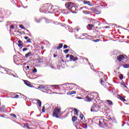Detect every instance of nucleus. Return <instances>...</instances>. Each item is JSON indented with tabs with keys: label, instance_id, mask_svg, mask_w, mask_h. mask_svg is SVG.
<instances>
[{
	"label": "nucleus",
	"instance_id": "obj_22",
	"mask_svg": "<svg viewBox=\"0 0 129 129\" xmlns=\"http://www.w3.org/2000/svg\"><path fill=\"white\" fill-rule=\"evenodd\" d=\"M18 46L19 47H20V48H21V49H22L23 48V47L24 46V45H23V43H19L18 44Z\"/></svg>",
	"mask_w": 129,
	"mask_h": 129
},
{
	"label": "nucleus",
	"instance_id": "obj_28",
	"mask_svg": "<svg viewBox=\"0 0 129 129\" xmlns=\"http://www.w3.org/2000/svg\"><path fill=\"white\" fill-rule=\"evenodd\" d=\"M25 72L26 76H27V77H30L31 76V75H30V72Z\"/></svg>",
	"mask_w": 129,
	"mask_h": 129
},
{
	"label": "nucleus",
	"instance_id": "obj_2",
	"mask_svg": "<svg viewBox=\"0 0 129 129\" xmlns=\"http://www.w3.org/2000/svg\"><path fill=\"white\" fill-rule=\"evenodd\" d=\"M46 13H49V14H54V13H56V12H58L59 10L55 9V7L52 6V5H50L49 4H46Z\"/></svg>",
	"mask_w": 129,
	"mask_h": 129
},
{
	"label": "nucleus",
	"instance_id": "obj_38",
	"mask_svg": "<svg viewBox=\"0 0 129 129\" xmlns=\"http://www.w3.org/2000/svg\"><path fill=\"white\" fill-rule=\"evenodd\" d=\"M77 60H78V57H74L73 61H77Z\"/></svg>",
	"mask_w": 129,
	"mask_h": 129
},
{
	"label": "nucleus",
	"instance_id": "obj_56",
	"mask_svg": "<svg viewBox=\"0 0 129 129\" xmlns=\"http://www.w3.org/2000/svg\"><path fill=\"white\" fill-rule=\"evenodd\" d=\"M26 31L29 33V30H28V29H26Z\"/></svg>",
	"mask_w": 129,
	"mask_h": 129
},
{
	"label": "nucleus",
	"instance_id": "obj_52",
	"mask_svg": "<svg viewBox=\"0 0 129 129\" xmlns=\"http://www.w3.org/2000/svg\"><path fill=\"white\" fill-rule=\"evenodd\" d=\"M41 49H42V50H43V49H44V47L43 46H41Z\"/></svg>",
	"mask_w": 129,
	"mask_h": 129
},
{
	"label": "nucleus",
	"instance_id": "obj_11",
	"mask_svg": "<svg viewBox=\"0 0 129 129\" xmlns=\"http://www.w3.org/2000/svg\"><path fill=\"white\" fill-rule=\"evenodd\" d=\"M43 20H44V18H41L40 19L37 18H34L35 22H36V23H41V22H42V21H43Z\"/></svg>",
	"mask_w": 129,
	"mask_h": 129
},
{
	"label": "nucleus",
	"instance_id": "obj_50",
	"mask_svg": "<svg viewBox=\"0 0 129 129\" xmlns=\"http://www.w3.org/2000/svg\"><path fill=\"white\" fill-rule=\"evenodd\" d=\"M69 56H70V55L67 54V55H66V58H69Z\"/></svg>",
	"mask_w": 129,
	"mask_h": 129
},
{
	"label": "nucleus",
	"instance_id": "obj_34",
	"mask_svg": "<svg viewBox=\"0 0 129 129\" xmlns=\"http://www.w3.org/2000/svg\"><path fill=\"white\" fill-rule=\"evenodd\" d=\"M19 28H21V29H25V27H24L23 25H19Z\"/></svg>",
	"mask_w": 129,
	"mask_h": 129
},
{
	"label": "nucleus",
	"instance_id": "obj_49",
	"mask_svg": "<svg viewBox=\"0 0 129 129\" xmlns=\"http://www.w3.org/2000/svg\"><path fill=\"white\" fill-rule=\"evenodd\" d=\"M26 68H27V69H30V66H27Z\"/></svg>",
	"mask_w": 129,
	"mask_h": 129
},
{
	"label": "nucleus",
	"instance_id": "obj_55",
	"mask_svg": "<svg viewBox=\"0 0 129 129\" xmlns=\"http://www.w3.org/2000/svg\"><path fill=\"white\" fill-rule=\"evenodd\" d=\"M39 62H40V63H42V62H43V61H41V60H39Z\"/></svg>",
	"mask_w": 129,
	"mask_h": 129
},
{
	"label": "nucleus",
	"instance_id": "obj_10",
	"mask_svg": "<svg viewBox=\"0 0 129 129\" xmlns=\"http://www.w3.org/2000/svg\"><path fill=\"white\" fill-rule=\"evenodd\" d=\"M24 83L27 85V86H28V87H31L32 88V87H34V86L33 85L31 84V83L28 81H24Z\"/></svg>",
	"mask_w": 129,
	"mask_h": 129
},
{
	"label": "nucleus",
	"instance_id": "obj_63",
	"mask_svg": "<svg viewBox=\"0 0 129 129\" xmlns=\"http://www.w3.org/2000/svg\"><path fill=\"white\" fill-rule=\"evenodd\" d=\"M62 62H64V61L63 60H62Z\"/></svg>",
	"mask_w": 129,
	"mask_h": 129
},
{
	"label": "nucleus",
	"instance_id": "obj_15",
	"mask_svg": "<svg viewBox=\"0 0 129 129\" xmlns=\"http://www.w3.org/2000/svg\"><path fill=\"white\" fill-rule=\"evenodd\" d=\"M37 105H38V106H39V107H41V105H42V102L41 101V100L37 99Z\"/></svg>",
	"mask_w": 129,
	"mask_h": 129
},
{
	"label": "nucleus",
	"instance_id": "obj_19",
	"mask_svg": "<svg viewBox=\"0 0 129 129\" xmlns=\"http://www.w3.org/2000/svg\"><path fill=\"white\" fill-rule=\"evenodd\" d=\"M74 110H75V115H78V110L76 108H74Z\"/></svg>",
	"mask_w": 129,
	"mask_h": 129
},
{
	"label": "nucleus",
	"instance_id": "obj_18",
	"mask_svg": "<svg viewBox=\"0 0 129 129\" xmlns=\"http://www.w3.org/2000/svg\"><path fill=\"white\" fill-rule=\"evenodd\" d=\"M62 47H63V44L60 43V44H59V46H58V47L56 48V49H57V50H59V49H62Z\"/></svg>",
	"mask_w": 129,
	"mask_h": 129
},
{
	"label": "nucleus",
	"instance_id": "obj_14",
	"mask_svg": "<svg viewBox=\"0 0 129 129\" xmlns=\"http://www.w3.org/2000/svg\"><path fill=\"white\" fill-rule=\"evenodd\" d=\"M1 110L2 112H6V106L3 105L1 108Z\"/></svg>",
	"mask_w": 129,
	"mask_h": 129
},
{
	"label": "nucleus",
	"instance_id": "obj_44",
	"mask_svg": "<svg viewBox=\"0 0 129 129\" xmlns=\"http://www.w3.org/2000/svg\"><path fill=\"white\" fill-rule=\"evenodd\" d=\"M11 29H14L15 27H14V25H11Z\"/></svg>",
	"mask_w": 129,
	"mask_h": 129
},
{
	"label": "nucleus",
	"instance_id": "obj_47",
	"mask_svg": "<svg viewBox=\"0 0 129 129\" xmlns=\"http://www.w3.org/2000/svg\"><path fill=\"white\" fill-rule=\"evenodd\" d=\"M76 32H78L79 31V29L78 28H76L75 29Z\"/></svg>",
	"mask_w": 129,
	"mask_h": 129
},
{
	"label": "nucleus",
	"instance_id": "obj_3",
	"mask_svg": "<svg viewBox=\"0 0 129 129\" xmlns=\"http://www.w3.org/2000/svg\"><path fill=\"white\" fill-rule=\"evenodd\" d=\"M82 10H83V13L86 14L87 15H90V14H91V13L89 12V11L90 10L92 11L93 12H98V11H97V10H96L95 8H91L89 9V8H86V7L80 8V11H82ZM87 10H88L89 11H88Z\"/></svg>",
	"mask_w": 129,
	"mask_h": 129
},
{
	"label": "nucleus",
	"instance_id": "obj_36",
	"mask_svg": "<svg viewBox=\"0 0 129 129\" xmlns=\"http://www.w3.org/2000/svg\"><path fill=\"white\" fill-rule=\"evenodd\" d=\"M121 85L124 86V87L126 88V86H125V84L124 82L121 83Z\"/></svg>",
	"mask_w": 129,
	"mask_h": 129
},
{
	"label": "nucleus",
	"instance_id": "obj_37",
	"mask_svg": "<svg viewBox=\"0 0 129 129\" xmlns=\"http://www.w3.org/2000/svg\"><path fill=\"white\" fill-rule=\"evenodd\" d=\"M67 48H68V46H67V45H64L63 46V49H67Z\"/></svg>",
	"mask_w": 129,
	"mask_h": 129
},
{
	"label": "nucleus",
	"instance_id": "obj_39",
	"mask_svg": "<svg viewBox=\"0 0 129 129\" xmlns=\"http://www.w3.org/2000/svg\"><path fill=\"white\" fill-rule=\"evenodd\" d=\"M32 41H31V39H28L27 40V43H31Z\"/></svg>",
	"mask_w": 129,
	"mask_h": 129
},
{
	"label": "nucleus",
	"instance_id": "obj_57",
	"mask_svg": "<svg viewBox=\"0 0 129 129\" xmlns=\"http://www.w3.org/2000/svg\"><path fill=\"white\" fill-rule=\"evenodd\" d=\"M97 14L98 15L99 14H100V12H99V13H98Z\"/></svg>",
	"mask_w": 129,
	"mask_h": 129
},
{
	"label": "nucleus",
	"instance_id": "obj_31",
	"mask_svg": "<svg viewBox=\"0 0 129 129\" xmlns=\"http://www.w3.org/2000/svg\"><path fill=\"white\" fill-rule=\"evenodd\" d=\"M63 52L66 54H67V53H68V52H69V49H65L64 50H63Z\"/></svg>",
	"mask_w": 129,
	"mask_h": 129
},
{
	"label": "nucleus",
	"instance_id": "obj_46",
	"mask_svg": "<svg viewBox=\"0 0 129 129\" xmlns=\"http://www.w3.org/2000/svg\"><path fill=\"white\" fill-rule=\"evenodd\" d=\"M94 42H99V39H97V40H94Z\"/></svg>",
	"mask_w": 129,
	"mask_h": 129
},
{
	"label": "nucleus",
	"instance_id": "obj_25",
	"mask_svg": "<svg viewBox=\"0 0 129 129\" xmlns=\"http://www.w3.org/2000/svg\"><path fill=\"white\" fill-rule=\"evenodd\" d=\"M11 116H13V117H15V118H17V115L14 113L10 114Z\"/></svg>",
	"mask_w": 129,
	"mask_h": 129
},
{
	"label": "nucleus",
	"instance_id": "obj_64",
	"mask_svg": "<svg viewBox=\"0 0 129 129\" xmlns=\"http://www.w3.org/2000/svg\"><path fill=\"white\" fill-rule=\"evenodd\" d=\"M106 28H108L107 27H106Z\"/></svg>",
	"mask_w": 129,
	"mask_h": 129
},
{
	"label": "nucleus",
	"instance_id": "obj_4",
	"mask_svg": "<svg viewBox=\"0 0 129 129\" xmlns=\"http://www.w3.org/2000/svg\"><path fill=\"white\" fill-rule=\"evenodd\" d=\"M60 112H61V107H56L53 110L52 116H54L56 118H59V116H60Z\"/></svg>",
	"mask_w": 129,
	"mask_h": 129
},
{
	"label": "nucleus",
	"instance_id": "obj_16",
	"mask_svg": "<svg viewBox=\"0 0 129 129\" xmlns=\"http://www.w3.org/2000/svg\"><path fill=\"white\" fill-rule=\"evenodd\" d=\"M32 56V52H29L25 54V58H28V57H31Z\"/></svg>",
	"mask_w": 129,
	"mask_h": 129
},
{
	"label": "nucleus",
	"instance_id": "obj_26",
	"mask_svg": "<svg viewBox=\"0 0 129 129\" xmlns=\"http://www.w3.org/2000/svg\"><path fill=\"white\" fill-rule=\"evenodd\" d=\"M105 80L104 81L101 79L100 80V83H101V84H102V85H103V83H105Z\"/></svg>",
	"mask_w": 129,
	"mask_h": 129
},
{
	"label": "nucleus",
	"instance_id": "obj_42",
	"mask_svg": "<svg viewBox=\"0 0 129 129\" xmlns=\"http://www.w3.org/2000/svg\"><path fill=\"white\" fill-rule=\"evenodd\" d=\"M18 43H19V44H23V42L21 40H19Z\"/></svg>",
	"mask_w": 129,
	"mask_h": 129
},
{
	"label": "nucleus",
	"instance_id": "obj_59",
	"mask_svg": "<svg viewBox=\"0 0 129 129\" xmlns=\"http://www.w3.org/2000/svg\"><path fill=\"white\" fill-rule=\"evenodd\" d=\"M2 117H4V115H2Z\"/></svg>",
	"mask_w": 129,
	"mask_h": 129
},
{
	"label": "nucleus",
	"instance_id": "obj_53",
	"mask_svg": "<svg viewBox=\"0 0 129 129\" xmlns=\"http://www.w3.org/2000/svg\"><path fill=\"white\" fill-rule=\"evenodd\" d=\"M68 115H69V114H68V113L66 115V117H67V116H68Z\"/></svg>",
	"mask_w": 129,
	"mask_h": 129
},
{
	"label": "nucleus",
	"instance_id": "obj_7",
	"mask_svg": "<svg viewBox=\"0 0 129 129\" xmlns=\"http://www.w3.org/2000/svg\"><path fill=\"white\" fill-rule=\"evenodd\" d=\"M94 98V97L91 95H89L87 96L85 98V101H87V102H90V101H92Z\"/></svg>",
	"mask_w": 129,
	"mask_h": 129
},
{
	"label": "nucleus",
	"instance_id": "obj_1",
	"mask_svg": "<svg viewBox=\"0 0 129 129\" xmlns=\"http://www.w3.org/2000/svg\"><path fill=\"white\" fill-rule=\"evenodd\" d=\"M66 9H62V12H72L73 14H76V8H75V4L72 2H68L65 4Z\"/></svg>",
	"mask_w": 129,
	"mask_h": 129
},
{
	"label": "nucleus",
	"instance_id": "obj_41",
	"mask_svg": "<svg viewBox=\"0 0 129 129\" xmlns=\"http://www.w3.org/2000/svg\"><path fill=\"white\" fill-rule=\"evenodd\" d=\"M108 91H109V92H111V93H113V94H114V93H113V91H111L110 90H108Z\"/></svg>",
	"mask_w": 129,
	"mask_h": 129
},
{
	"label": "nucleus",
	"instance_id": "obj_17",
	"mask_svg": "<svg viewBox=\"0 0 129 129\" xmlns=\"http://www.w3.org/2000/svg\"><path fill=\"white\" fill-rule=\"evenodd\" d=\"M106 102L108 103V104H109L110 105H113V103H112V101H111V100H106Z\"/></svg>",
	"mask_w": 129,
	"mask_h": 129
},
{
	"label": "nucleus",
	"instance_id": "obj_23",
	"mask_svg": "<svg viewBox=\"0 0 129 129\" xmlns=\"http://www.w3.org/2000/svg\"><path fill=\"white\" fill-rule=\"evenodd\" d=\"M123 68H129V64H123Z\"/></svg>",
	"mask_w": 129,
	"mask_h": 129
},
{
	"label": "nucleus",
	"instance_id": "obj_12",
	"mask_svg": "<svg viewBox=\"0 0 129 129\" xmlns=\"http://www.w3.org/2000/svg\"><path fill=\"white\" fill-rule=\"evenodd\" d=\"M68 95H72L73 94H76V91H72L67 93Z\"/></svg>",
	"mask_w": 129,
	"mask_h": 129
},
{
	"label": "nucleus",
	"instance_id": "obj_27",
	"mask_svg": "<svg viewBox=\"0 0 129 129\" xmlns=\"http://www.w3.org/2000/svg\"><path fill=\"white\" fill-rule=\"evenodd\" d=\"M120 99L121 100V101H126L125 99L122 97H120Z\"/></svg>",
	"mask_w": 129,
	"mask_h": 129
},
{
	"label": "nucleus",
	"instance_id": "obj_9",
	"mask_svg": "<svg viewBox=\"0 0 129 129\" xmlns=\"http://www.w3.org/2000/svg\"><path fill=\"white\" fill-rule=\"evenodd\" d=\"M39 89H42V90H45L47 91V90H49L48 86L43 85H40L38 86Z\"/></svg>",
	"mask_w": 129,
	"mask_h": 129
},
{
	"label": "nucleus",
	"instance_id": "obj_58",
	"mask_svg": "<svg viewBox=\"0 0 129 129\" xmlns=\"http://www.w3.org/2000/svg\"><path fill=\"white\" fill-rule=\"evenodd\" d=\"M5 71H8L7 70V69H5Z\"/></svg>",
	"mask_w": 129,
	"mask_h": 129
},
{
	"label": "nucleus",
	"instance_id": "obj_30",
	"mask_svg": "<svg viewBox=\"0 0 129 129\" xmlns=\"http://www.w3.org/2000/svg\"><path fill=\"white\" fill-rule=\"evenodd\" d=\"M80 117L81 119H83V117H84V115L83 114H80Z\"/></svg>",
	"mask_w": 129,
	"mask_h": 129
},
{
	"label": "nucleus",
	"instance_id": "obj_5",
	"mask_svg": "<svg viewBox=\"0 0 129 129\" xmlns=\"http://www.w3.org/2000/svg\"><path fill=\"white\" fill-rule=\"evenodd\" d=\"M100 109V108L99 107V106L96 104H94L91 108V111L92 112H97L98 111H99V110Z\"/></svg>",
	"mask_w": 129,
	"mask_h": 129
},
{
	"label": "nucleus",
	"instance_id": "obj_43",
	"mask_svg": "<svg viewBox=\"0 0 129 129\" xmlns=\"http://www.w3.org/2000/svg\"><path fill=\"white\" fill-rule=\"evenodd\" d=\"M42 112H45V107H43V108H42Z\"/></svg>",
	"mask_w": 129,
	"mask_h": 129
},
{
	"label": "nucleus",
	"instance_id": "obj_60",
	"mask_svg": "<svg viewBox=\"0 0 129 129\" xmlns=\"http://www.w3.org/2000/svg\"><path fill=\"white\" fill-rule=\"evenodd\" d=\"M86 127H87V125H86Z\"/></svg>",
	"mask_w": 129,
	"mask_h": 129
},
{
	"label": "nucleus",
	"instance_id": "obj_61",
	"mask_svg": "<svg viewBox=\"0 0 129 129\" xmlns=\"http://www.w3.org/2000/svg\"><path fill=\"white\" fill-rule=\"evenodd\" d=\"M13 76H14V77H16L15 76V75H14Z\"/></svg>",
	"mask_w": 129,
	"mask_h": 129
},
{
	"label": "nucleus",
	"instance_id": "obj_40",
	"mask_svg": "<svg viewBox=\"0 0 129 129\" xmlns=\"http://www.w3.org/2000/svg\"><path fill=\"white\" fill-rule=\"evenodd\" d=\"M27 50H28V48H24L23 49V52H25V51H27Z\"/></svg>",
	"mask_w": 129,
	"mask_h": 129
},
{
	"label": "nucleus",
	"instance_id": "obj_62",
	"mask_svg": "<svg viewBox=\"0 0 129 129\" xmlns=\"http://www.w3.org/2000/svg\"><path fill=\"white\" fill-rule=\"evenodd\" d=\"M122 126H123V124L122 125Z\"/></svg>",
	"mask_w": 129,
	"mask_h": 129
},
{
	"label": "nucleus",
	"instance_id": "obj_20",
	"mask_svg": "<svg viewBox=\"0 0 129 129\" xmlns=\"http://www.w3.org/2000/svg\"><path fill=\"white\" fill-rule=\"evenodd\" d=\"M24 126H25V127H26L27 128H28V129L31 128V127H30V126H29V124H28V123L25 124Z\"/></svg>",
	"mask_w": 129,
	"mask_h": 129
},
{
	"label": "nucleus",
	"instance_id": "obj_51",
	"mask_svg": "<svg viewBox=\"0 0 129 129\" xmlns=\"http://www.w3.org/2000/svg\"><path fill=\"white\" fill-rule=\"evenodd\" d=\"M77 98H78V99H82V98L80 97H78Z\"/></svg>",
	"mask_w": 129,
	"mask_h": 129
},
{
	"label": "nucleus",
	"instance_id": "obj_54",
	"mask_svg": "<svg viewBox=\"0 0 129 129\" xmlns=\"http://www.w3.org/2000/svg\"><path fill=\"white\" fill-rule=\"evenodd\" d=\"M99 124H101V121H99Z\"/></svg>",
	"mask_w": 129,
	"mask_h": 129
},
{
	"label": "nucleus",
	"instance_id": "obj_32",
	"mask_svg": "<svg viewBox=\"0 0 129 129\" xmlns=\"http://www.w3.org/2000/svg\"><path fill=\"white\" fill-rule=\"evenodd\" d=\"M12 98H19V95H16L14 97H12Z\"/></svg>",
	"mask_w": 129,
	"mask_h": 129
},
{
	"label": "nucleus",
	"instance_id": "obj_45",
	"mask_svg": "<svg viewBox=\"0 0 129 129\" xmlns=\"http://www.w3.org/2000/svg\"><path fill=\"white\" fill-rule=\"evenodd\" d=\"M24 39H25V40H28V39H29V37H28V36L25 37Z\"/></svg>",
	"mask_w": 129,
	"mask_h": 129
},
{
	"label": "nucleus",
	"instance_id": "obj_29",
	"mask_svg": "<svg viewBox=\"0 0 129 129\" xmlns=\"http://www.w3.org/2000/svg\"><path fill=\"white\" fill-rule=\"evenodd\" d=\"M70 59H71V60H73H73H74V56L73 55H71L70 56Z\"/></svg>",
	"mask_w": 129,
	"mask_h": 129
},
{
	"label": "nucleus",
	"instance_id": "obj_35",
	"mask_svg": "<svg viewBox=\"0 0 129 129\" xmlns=\"http://www.w3.org/2000/svg\"><path fill=\"white\" fill-rule=\"evenodd\" d=\"M88 27H90V28H93L94 26L92 24H88Z\"/></svg>",
	"mask_w": 129,
	"mask_h": 129
},
{
	"label": "nucleus",
	"instance_id": "obj_33",
	"mask_svg": "<svg viewBox=\"0 0 129 129\" xmlns=\"http://www.w3.org/2000/svg\"><path fill=\"white\" fill-rule=\"evenodd\" d=\"M119 78L120 79H123V75L122 74H121L120 76H119Z\"/></svg>",
	"mask_w": 129,
	"mask_h": 129
},
{
	"label": "nucleus",
	"instance_id": "obj_8",
	"mask_svg": "<svg viewBox=\"0 0 129 129\" xmlns=\"http://www.w3.org/2000/svg\"><path fill=\"white\" fill-rule=\"evenodd\" d=\"M46 10H47V4L45 5H43L41 7L39 11L40 12V13H45V12H47V11H46Z\"/></svg>",
	"mask_w": 129,
	"mask_h": 129
},
{
	"label": "nucleus",
	"instance_id": "obj_48",
	"mask_svg": "<svg viewBox=\"0 0 129 129\" xmlns=\"http://www.w3.org/2000/svg\"><path fill=\"white\" fill-rule=\"evenodd\" d=\"M53 57L54 58H56V57H57V55L55 54H53Z\"/></svg>",
	"mask_w": 129,
	"mask_h": 129
},
{
	"label": "nucleus",
	"instance_id": "obj_6",
	"mask_svg": "<svg viewBox=\"0 0 129 129\" xmlns=\"http://www.w3.org/2000/svg\"><path fill=\"white\" fill-rule=\"evenodd\" d=\"M117 60L119 61H122L123 63H125L127 61V56L126 55H120L117 56Z\"/></svg>",
	"mask_w": 129,
	"mask_h": 129
},
{
	"label": "nucleus",
	"instance_id": "obj_13",
	"mask_svg": "<svg viewBox=\"0 0 129 129\" xmlns=\"http://www.w3.org/2000/svg\"><path fill=\"white\" fill-rule=\"evenodd\" d=\"M84 5H88V6H92L91 2L87 1H84Z\"/></svg>",
	"mask_w": 129,
	"mask_h": 129
},
{
	"label": "nucleus",
	"instance_id": "obj_24",
	"mask_svg": "<svg viewBox=\"0 0 129 129\" xmlns=\"http://www.w3.org/2000/svg\"><path fill=\"white\" fill-rule=\"evenodd\" d=\"M37 69H36V68H34L33 70H32L33 73H37Z\"/></svg>",
	"mask_w": 129,
	"mask_h": 129
},
{
	"label": "nucleus",
	"instance_id": "obj_21",
	"mask_svg": "<svg viewBox=\"0 0 129 129\" xmlns=\"http://www.w3.org/2000/svg\"><path fill=\"white\" fill-rule=\"evenodd\" d=\"M76 120H77V117H76V116H74L72 117V121H75Z\"/></svg>",
	"mask_w": 129,
	"mask_h": 129
}]
</instances>
